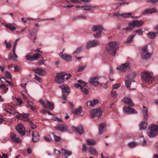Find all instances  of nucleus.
<instances>
[{
  "mask_svg": "<svg viewBox=\"0 0 158 158\" xmlns=\"http://www.w3.org/2000/svg\"><path fill=\"white\" fill-rule=\"evenodd\" d=\"M119 48V44L115 41L109 42L106 47V51L109 54L114 56Z\"/></svg>",
  "mask_w": 158,
  "mask_h": 158,
  "instance_id": "1",
  "label": "nucleus"
},
{
  "mask_svg": "<svg viewBox=\"0 0 158 158\" xmlns=\"http://www.w3.org/2000/svg\"><path fill=\"white\" fill-rule=\"evenodd\" d=\"M148 135L150 138L154 137L158 135V125L155 124L149 125Z\"/></svg>",
  "mask_w": 158,
  "mask_h": 158,
  "instance_id": "2",
  "label": "nucleus"
},
{
  "mask_svg": "<svg viewBox=\"0 0 158 158\" xmlns=\"http://www.w3.org/2000/svg\"><path fill=\"white\" fill-rule=\"evenodd\" d=\"M141 76L143 80L147 83H151L154 80L152 72L144 71L142 73Z\"/></svg>",
  "mask_w": 158,
  "mask_h": 158,
  "instance_id": "3",
  "label": "nucleus"
},
{
  "mask_svg": "<svg viewBox=\"0 0 158 158\" xmlns=\"http://www.w3.org/2000/svg\"><path fill=\"white\" fill-rule=\"evenodd\" d=\"M91 30L94 32L98 31L96 33L93 35L94 37L97 38L101 36L102 33V31L104 29L101 25H98L93 26L91 28Z\"/></svg>",
  "mask_w": 158,
  "mask_h": 158,
  "instance_id": "4",
  "label": "nucleus"
},
{
  "mask_svg": "<svg viewBox=\"0 0 158 158\" xmlns=\"http://www.w3.org/2000/svg\"><path fill=\"white\" fill-rule=\"evenodd\" d=\"M65 72H62L57 73L56 76L55 78V82L58 84L63 83L65 80V77L66 76Z\"/></svg>",
  "mask_w": 158,
  "mask_h": 158,
  "instance_id": "5",
  "label": "nucleus"
},
{
  "mask_svg": "<svg viewBox=\"0 0 158 158\" xmlns=\"http://www.w3.org/2000/svg\"><path fill=\"white\" fill-rule=\"evenodd\" d=\"M131 68V64L129 62H127L118 66L117 69L121 72H124L130 70Z\"/></svg>",
  "mask_w": 158,
  "mask_h": 158,
  "instance_id": "6",
  "label": "nucleus"
},
{
  "mask_svg": "<svg viewBox=\"0 0 158 158\" xmlns=\"http://www.w3.org/2000/svg\"><path fill=\"white\" fill-rule=\"evenodd\" d=\"M90 114L91 118H94L95 117H99L101 116L102 115V112L100 109L97 108L91 110Z\"/></svg>",
  "mask_w": 158,
  "mask_h": 158,
  "instance_id": "7",
  "label": "nucleus"
},
{
  "mask_svg": "<svg viewBox=\"0 0 158 158\" xmlns=\"http://www.w3.org/2000/svg\"><path fill=\"white\" fill-rule=\"evenodd\" d=\"M142 51L141 57L143 59H148L152 55V53L147 52V46L143 48Z\"/></svg>",
  "mask_w": 158,
  "mask_h": 158,
  "instance_id": "8",
  "label": "nucleus"
},
{
  "mask_svg": "<svg viewBox=\"0 0 158 158\" xmlns=\"http://www.w3.org/2000/svg\"><path fill=\"white\" fill-rule=\"evenodd\" d=\"M98 80L99 78L98 77H92L90 78L89 82L90 83L95 86H96L98 85H99L101 86L105 85V84H100V83L98 81Z\"/></svg>",
  "mask_w": 158,
  "mask_h": 158,
  "instance_id": "9",
  "label": "nucleus"
},
{
  "mask_svg": "<svg viewBox=\"0 0 158 158\" xmlns=\"http://www.w3.org/2000/svg\"><path fill=\"white\" fill-rule=\"evenodd\" d=\"M99 42L96 40L89 41L87 43L86 48L87 49H89L99 45Z\"/></svg>",
  "mask_w": 158,
  "mask_h": 158,
  "instance_id": "10",
  "label": "nucleus"
},
{
  "mask_svg": "<svg viewBox=\"0 0 158 158\" xmlns=\"http://www.w3.org/2000/svg\"><path fill=\"white\" fill-rule=\"evenodd\" d=\"M55 128L57 130L63 132L68 131V127L65 124H58L56 125Z\"/></svg>",
  "mask_w": 158,
  "mask_h": 158,
  "instance_id": "11",
  "label": "nucleus"
},
{
  "mask_svg": "<svg viewBox=\"0 0 158 158\" xmlns=\"http://www.w3.org/2000/svg\"><path fill=\"white\" fill-rule=\"evenodd\" d=\"M16 130L21 135H24L25 134L26 130L22 124H18L16 127Z\"/></svg>",
  "mask_w": 158,
  "mask_h": 158,
  "instance_id": "12",
  "label": "nucleus"
},
{
  "mask_svg": "<svg viewBox=\"0 0 158 158\" xmlns=\"http://www.w3.org/2000/svg\"><path fill=\"white\" fill-rule=\"evenodd\" d=\"M18 114L15 115L16 117L22 120L25 121H28L29 120V118L28 116L29 115V114H26L25 113L20 114L18 113Z\"/></svg>",
  "mask_w": 158,
  "mask_h": 158,
  "instance_id": "13",
  "label": "nucleus"
},
{
  "mask_svg": "<svg viewBox=\"0 0 158 158\" xmlns=\"http://www.w3.org/2000/svg\"><path fill=\"white\" fill-rule=\"evenodd\" d=\"M32 70L40 76H44L46 73V72L44 69L39 68L33 69Z\"/></svg>",
  "mask_w": 158,
  "mask_h": 158,
  "instance_id": "14",
  "label": "nucleus"
},
{
  "mask_svg": "<svg viewBox=\"0 0 158 158\" xmlns=\"http://www.w3.org/2000/svg\"><path fill=\"white\" fill-rule=\"evenodd\" d=\"M59 55L60 57L66 61H70L72 60V56L67 54H64L63 52H60Z\"/></svg>",
  "mask_w": 158,
  "mask_h": 158,
  "instance_id": "15",
  "label": "nucleus"
},
{
  "mask_svg": "<svg viewBox=\"0 0 158 158\" xmlns=\"http://www.w3.org/2000/svg\"><path fill=\"white\" fill-rule=\"evenodd\" d=\"M123 110L124 112L127 114L136 113V111L134 109L131 108L129 106L124 107Z\"/></svg>",
  "mask_w": 158,
  "mask_h": 158,
  "instance_id": "16",
  "label": "nucleus"
},
{
  "mask_svg": "<svg viewBox=\"0 0 158 158\" xmlns=\"http://www.w3.org/2000/svg\"><path fill=\"white\" fill-rule=\"evenodd\" d=\"M143 108L142 112L143 119L145 120H147L148 118V109L147 107L144 106H143Z\"/></svg>",
  "mask_w": 158,
  "mask_h": 158,
  "instance_id": "17",
  "label": "nucleus"
},
{
  "mask_svg": "<svg viewBox=\"0 0 158 158\" xmlns=\"http://www.w3.org/2000/svg\"><path fill=\"white\" fill-rule=\"evenodd\" d=\"M59 88L62 89V91L63 93H69L70 91L69 87L65 84H63L60 86Z\"/></svg>",
  "mask_w": 158,
  "mask_h": 158,
  "instance_id": "18",
  "label": "nucleus"
},
{
  "mask_svg": "<svg viewBox=\"0 0 158 158\" xmlns=\"http://www.w3.org/2000/svg\"><path fill=\"white\" fill-rule=\"evenodd\" d=\"M134 27H139L142 26L143 23L142 21L134 20L132 22Z\"/></svg>",
  "mask_w": 158,
  "mask_h": 158,
  "instance_id": "19",
  "label": "nucleus"
},
{
  "mask_svg": "<svg viewBox=\"0 0 158 158\" xmlns=\"http://www.w3.org/2000/svg\"><path fill=\"white\" fill-rule=\"evenodd\" d=\"M99 101L98 100L94 99L92 101L90 100L86 102V104L87 106H94L96 104L98 103Z\"/></svg>",
  "mask_w": 158,
  "mask_h": 158,
  "instance_id": "20",
  "label": "nucleus"
},
{
  "mask_svg": "<svg viewBox=\"0 0 158 158\" xmlns=\"http://www.w3.org/2000/svg\"><path fill=\"white\" fill-rule=\"evenodd\" d=\"M10 139L14 142L18 143H22L21 140L17 137L15 134H12L10 136Z\"/></svg>",
  "mask_w": 158,
  "mask_h": 158,
  "instance_id": "21",
  "label": "nucleus"
},
{
  "mask_svg": "<svg viewBox=\"0 0 158 158\" xmlns=\"http://www.w3.org/2000/svg\"><path fill=\"white\" fill-rule=\"evenodd\" d=\"M4 26L6 28H9L11 31L15 30L16 29V25L15 23H9V24L5 23Z\"/></svg>",
  "mask_w": 158,
  "mask_h": 158,
  "instance_id": "22",
  "label": "nucleus"
},
{
  "mask_svg": "<svg viewBox=\"0 0 158 158\" xmlns=\"http://www.w3.org/2000/svg\"><path fill=\"white\" fill-rule=\"evenodd\" d=\"M72 127L80 135L83 134L84 132V129L83 127L81 125L77 127L73 126Z\"/></svg>",
  "mask_w": 158,
  "mask_h": 158,
  "instance_id": "23",
  "label": "nucleus"
},
{
  "mask_svg": "<svg viewBox=\"0 0 158 158\" xmlns=\"http://www.w3.org/2000/svg\"><path fill=\"white\" fill-rule=\"evenodd\" d=\"M157 11V10L156 8H152L148 9L145 10L143 12V14L144 15L148 14H151L155 13Z\"/></svg>",
  "mask_w": 158,
  "mask_h": 158,
  "instance_id": "24",
  "label": "nucleus"
},
{
  "mask_svg": "<svg viewBox=\"0 0 158 158\" xmlns=\"http://www.w3.org/2000/svg\"><path fill=\"white\" fill-rule=\"evenodd\" d=\"M82 109L81 107H80L78 108H76L72 110V113L75 114H78L79 115H82Z\"/></svg>",
  "mask_w": 158,
  "mask_h": 158,
  "instance_id": "25",
  "label": "nucleus"
},
{
  "mask_svg": "<svg viewBox=\"0 0 158 158\" xmlns=\"http://www.w3.org/2000/svg\"><path fill=\"white\" fill-rule=\"evenodd\" d=\"M123 101L125 103L128 104L131 106H133L134 104L132 101L131 99L129 98H125L123 100Z\"/></svg>",
  "mask_w": 158,
  "mask_h": 158,
  "instance_id": "26",
  "label": "nucleus"
},
{
  "mask_svg": "<svg viewBox=\"0 0 158 158\" xmlns=\"http://www.w3.org/2000/svg\"><path fill=\"white\" fill-rule=\"evenodd\" d=\"M106 126V124L104 123H102L99 125V134H102L104 131V129Z\"/></svg>",
  "mask_w": 158,
  "mask_h": 158,
  "instance_id": "27",
  "label": "nucleus"
},
{
  "mask_svg": "<svg viewBox=\"0 0 158 158\" xmlns=\"http://www.w3.org/2000/svg\"><path fill=\"white\" fill-rule=\"evenodd\" d=\"M61 152L63 155L65 157V158H67V156H69L72 154V152L70 151H68L67 150H65V149L62 148L61 149Z\"/></svg>",
  "mask_w": 158,
  "mask_h": 158,
  "instance_id": "28",
  "label": "nucleus"
},
{
  "mask_svg": "<svg viewBox=\"0 0 158 158\" xmlns=\"http://www.w3.org/2000/svg\"><path fill=\"white\" fill-rule=\"evenodd\" d=\"M89 151L92 155L97 156L98 155L97 152L95 148L93 147H90L89 148Z\"/></svg>",
  "mask_w": 158,
  "mask_h": 158,
  "instance_id": "29",
  "label": "nucleus"
},
{
  "mask_svg": "<svg viewBox=\"0 0 158 158\" xmlns=\"http://www.w3.org/2000/svg\"><path fill=\"white\" fill-rule=\"evenodd\" d=\"M96 6H92L90 5H84L81 6V8H84V10L85 11H89L92 10V8H95Z\"/></svg>",
  "mask_w": 158,
  "mask_h": 158,
  "instance_id": "30",
  "label": "nucleus"
},
{
  "mask_svg": "<svg viewBox=\"0 0 158 158\" xmlns=\"http://www.w3.org/2000/svg\"><path fill=\"white\" fill-rule=\"evenodd\" d=\"M148 124L145 122H142L139 124V128L141 130H145L146 129Z\"/></svg>",
  "mask_w": 158,
  "mask_h": 158,
  "instance_id": "31",
  "label": "nucleus"
},
{
  "mask_svg": "<svg viewBox=\"0 0 158 158\" xmlns=\"http://www.w3.org/2000/svg\"><path fill=\"white\" fill-rule=\"evenodd\" d=\"M157 34V33H156L154 32L151 31L149 32L147 34V35L148 37L149 38L152 39H153L156 37Z\"/></svg>",
  "mask_w": 158,
  "mask_h": 158,
  "instance_id": "32",
  "label": "nucleus"
},
{
  "mask_svg": "<svg viewBox=\"0 0 158 158\" xmlns=\"http://www.w3.org/2000/svg\"><path fill=\"white\" fill-rule=\"evenodd\" d=\"M130 76H128L126 77V78L127 79L125 81V83L126 87L127 88L130 89V85L131 84V82L130 80H129V79L130 78Z\"/></svg>",
  "mask_w": 158,
  "mask_h": 158,
  "instance_id": "33",
  "label": "nucleus"
},
{
  "mask_svg": "<svg viewBox=\"0 0 158 158\" xmlns=\"http://www.w3.org/2000/svg\"><path fill=\"white\" fill-rule=\"evenodd\" d=\"M13 56H12V54L10 53L8 56V59L11 60H15L17 58L18 56L16 54L15 52H13Z\"/></svg>",
  "mask_w": 158,
  "mask_h": 158,
  "instance_id": "34",
  "label": "nucleus"
},
{
  "mask_svg": "<svg viewBox=\"0 0 158 158\" xmlns=\"http://www.w3.org/2000/svg\"><path fill=\"white\" fill-rule=\"evenodd\" d=\"M46 103L47 104V108H48L51 110H52L54 108V105L52 102H51L48 101H46Z\"/></svg>",
  "mask_w": 158,
  "mask_h": 158,
  "instance_id": "35",
  "label": "nucleus"
},
{
  "mask_svg": "<svg viewBox=\"0 0 158 158\" xmlns=\"http://www.w3.org/2000/svg\"><path fill=\"white\" fill-rule=\"evenodd\" d=\"M129 25L127 27L125 28L124 29L127 31H131L134 27L132 22H129L128 23Z\"/></svg>",
  "mask_w": 158,
  "mask_h": 158,
  "instance_id": "36",
  "label": "nucleus"
},
{
  "mask_svg": "<svg viewBox=\"0 0 158 158\" xmlns=\"http://www.w3.org/2000/svg\"><path fill=\"white\" fill-rule=\"evenodd\" d=\"M51 135L53 137V138L54 139V140L56 142H58L60 141L61 138L59 136H57L54 134V133H52Z\"/></svg>",
  "mask_w": 158,
  "mask_h": 158,
  "instance_id": "37",
  "label": "nucleus"
},
{
  "mask_svg": "<svg viewBox=\"0 0 158 158\" xmlns=\"http://www.w3.org/2000/svg\"><path fill=\"white\" fill-rule=\"evenodd\" d=\"M135 36V35H131L130 36H129L127 40L125 42V43H131L133 39Z\"/></svg>",
  "mask_w": 158,
  "mask_h": 158,
  "instance_id": "38",
  "label": "nucleus"
},
{
  "mask_svg": "<svg viewBox=\"0 0 158 158\" xmlns=\"http://www.w3.org/2000/svg\"><path fill=\"white\" fill-rule=\"evenodd\" d=\"M138 144V143L135 142L131 141L127 144L128 145L130 148H133Z\"/></svg>",
  "mask_w": 158,
  "mask_h": 158,
  "instance_id": "39",
  "label": "nucleus"
},
{
  "mask_svg": "<svg viewBox=\"0 0 158 158\" xmlns=\"http://www.w3.org/2000/svg\"><path fill=\"white\" fill-rule=\"evenodd\" d=\"M133 15L132 13H122V17L124 18L129 17Z\"/></svg>",
  "mask_w": 158,
  "mask_h": 158,
  "instance_id": "40",
  "label": "nucleus"
},
{
  "mask_svg": "<svg viewBox=\"0 0 158 158\" xmlns=\"http://www.w3.org/2000/svg\"><path fill=\"white\" fill-rule=\"evenodd\" d=\"M25 59L28 61H32L33 60V56H31L30 54L28 53L26 56Z\"/></svg>",
  "mask_w": 158,
  "mask_h": 158,
  "instance_id": "41",
  "label": "nucleus"
},
{
  "mask_svg": "<svg viewBox=\"0 0 158 158\" xmlns=\"http://www.w3.org/2000/svg\"><path fill=\"white\" fill-rule=\"evenodd\" d=\"M87 143L89 145H94L95 143V141L92 139H87Z\"/></svg>",
  "mask_w": 158,
  "mask_h": 158,
  "instance_id": "42",
  "label": "nucleus"
},
{
  "mask_svg": "<svg viewBox=\"0 0 158 158\" xmlns=\"http://www.w3.org/2000/svg\"><path fill=\"white\" fill-rule=\"evenodd\" d=\"M82 50V47L81 46L77 48L76 50L74 51L73 52V54L76 53H78L81 52Z\"/></svg>",
  "mask_w": 158,
  "mask_h": 158,
  "instance_id": "43",
  "label": "nucleus"
},
{
  "mask_svg": "<svg viewBox=\"0 0 158 158\" xmlns=\"http://www.w3.org/2000/svg\"><path fill=\"white\" fill-rule=\"evenodd\" d=\"M41 55L40 54L36 53L33 56V60H37L39 58L41 57Z\"/></svg>",
  "mask_w": 158,
  "mask_h": 158,
  "instance_id": "44",
  "label": "nucleus"
},
{
  "mask_svg": "<svg viewBox=\"0 0 158 158\" xmlns=\"http://www.w3.org/2000/svg\"><path fill=\"white\" fill-rule=\"evenodd\" d=\"M111 96L114 98H116L117 95L116 91L114 89H112L111 92Z\"/></svg>",
  "mask_w": 158,
  "mask_h": 158,
  "instance_id": "45",
  "label": "nucleus"
},
{
  "mask_svg": "<svg viewBox=\"0 0 158 158\" xmlns=\"http://www.w3.org/2000/svg\"><path fill=\"white\" fill-rule=\"evenodd\" d=\"M15 99L17 101L18 105H21L23 103V102L22 101V100L20 98L15 97Z\"/></svg>",
  "mask_w": 158,
  "mask_h": 158,
  "instance_id": "46",
  "label": "nucleus"
},
{
  "mask_svg": "<svg viewBox=\"0 0 158 158\" xmlns=\"http://www.w3.org/2000/svg\"><path fill=\"white\" fill-rule=\"evenodd\" d=\"M79 83L80 85L82 86V87H84L87 84L84 81L81 80H79L77 81Z\"/></svg>",
  "mask_w": 158,
  "mask_h": 158,
  "instance_id": "47",
  "label": "nucleus"
},
{
  "mask_svg": "<svg viewBox=\"0 0 158 158\" xmlns=\"http://www.w3.org/2000/svg\"><path fill=\"white\" fill-rule=\"evenodd\" d=\"M81 89L82 92L85 94H88V90L86 88H84V87H81Z\"/></svg>",
  "mask_w": 158,
  "mask_h": 158,
  "instance_id": "48",
  "label": "nucleus"
},
{
  "mask_svg": "<svg viewBox=\"0 0 158 158\" xmlns=\"http://www.w3.org/2000/svg\"><path fill=\"white\" fill-rule=\"evenodd\" d=\"M34 78L35 79L37 80L40 82H41L42 81V78L36 75H35V77Z\"/></svg>",
  "mask_w": 158,
  "mask_h": 158,
  "instance_id": "49",
  "label": "nucleus"
},
{
  "mask_svg": "<svg viewBox=\"0 0 158 158\" xmlns=\"http://www.w3.org/2000/svg\"><path fill=\"white\" fill-rule=\"evenodd\" d=\"M29 125L32 129H35L36 128V125L34 124L32 121L29 122Z\"/></svg>",
  "mask_w": 158,
  "mask_h": 158,
  "instance_id": "50",
  "label": "nucleus"
},
{
  "mask_svg": "<svg viewBox=\"0 0 158 158\" xmlns=\"http://www.w3.org/2000/svg\"><path fill=\"white\" fill-rule=\"evenodd\" d=\"M142 28L139 29H138L136 30L135 32L138 34L139 35H141L142 34L143 31L142 30Z\"/></svg>",
  "mask_w": 158,
  "mask_h": 158,
  "instance_id": "51",
  "label": "nucleus"
},
{
  "mask_svg": "<svg viewBox=\"0 0 158 158\" xmlns=\"http://www.w3.org/2000/svg\"><path fill=\"white\" fill-rule=\"evenodd\" d=\"M32 139L34 142H37L39 140V136H32Z\"/></svg>",
  "mask_w": 158,
  "mask_h": 158,
  "instance_id": "52",
  "label": "nucleus"
},
{
  "mask_svg": "<svg viewBox=\"0 0 158 158\" xmlns=\"http://www.w3.org/2000/svg\"><path fill=\"white\" fill-rule=\"evenodd\" d=\"M120 87V85L119 84H116L113 85H112V89L115 90V89L118 88Z\"/></svg>",
  "mask_w": 158,
  "mask_h": 158,
  "instance_id": "53",
  "label": "nucleus"
},
{
  "mask_svg": "<svg viewBox=\"0 0 158 158\" xmlns=\"http://www.w3.org/2000/svg\"><path fill=\"white\" fill-rule=\"evenodd\" d=\"M39 102L45 108H47V105L45 102L42 100H40Z\"/></svg>",
  "mask_w": 158,
  "mask_h": 158,
  "instance_id": "54",
  "label": "nucleus"
},
{
  "mask_svg": "<svg viewBox=\"0 0 158 158\" xmlns=\"http://www.w3.org/2000/svg\"><path fill=\"white\" fill-rule=\"evenodd\" d=\"M85 67V66H83V65L80 66L78 68V69H77V71L78 72L82 71H83V70L84 69Z\"/></svg>",
  "mask_w": 158,
  "mask_h": 158,
  "instance_id": "55",
  "label": "nucleus"
},
{
  "mask_svg": "<svg viewBox=\"0 0 158 158\" xmlns=\"http://www.w3.org/2000/svg\"><path fill=\"white\" fill-rule=\"evenodd\" d=\"M43 139L45 141H47V142H51L52 140V138H51V139L49 138H48V137H47L46 136H44L43 137Z\"/></svg>",
  "mask_w": 158,
  "mask_h": 158,
  "instance_id": "56",
  "label": "nucleus"
},
{
  "mask_svg": "<svg viewBox=\"0 0 158 158\" xmlns=\"http://www.w3.org/2000/svg\"><path fill=\"white\" fill-rule=\"evenodd\" d=\"M2 87L5 93H6L8 90V88H6V86L3 84H2Z\"/></svg>",
  "mask_w": 158,
  "mask_h": 158,
  "instance_id": "57",
  "label": "nucleus"
},
{
  "mask_svg": "<svg viewBox=\"0 0 158 158\" xmlns=\"http://www.w3.org/2000/svg\"><path fill=\"white\" fill-rule=\"evenodd\" d=\"M147 2H150L153 4H155L158 2V0H148Z\"/></svg>",
  "mask_w": 158,
  "mask_h": 158,
  "instance_id": "58",
  "label": "nucleus"
},
{
  "mask_svg": "<svg viewBox=\"0 0 158 158\" xmlns=\"http://www.w3.org/2000/svg\"><path fill=\"white\" fill-rule=\"evenodd\" d=\"M6 77L7 78L10 79L11 78V76L10 72H7L6 73Z\"/></svg>",
  "mask_w": 158,
  "mask_h": 158,
  "instance_id": "59",
  "label": "nucleus"
},
{
  "mask_svg": "<svg viewBox=\"0 0 158 158\" xmlns=\"http://www.w3.org/2000/svg\"><path fill=\"white\" fill-rule=\"evenodd\" d=\"M32 136H39L38 132L36 131H34L32 132Z\"/></svg>",
  "mask_w": 158,
  "mask_h": 158,
  "instance_id": "60",
  "label": "nucleus"
},
{
  "mask_svg": "<svg viewBox=\"0 0 158 158\" xmlns=\"http://www.w3.org/2000/svg\"><path fill=\"white\" fill-rule=\"evenodd\" d=\"M15 70L14 71L15 72L19 71L20 69V67L18 66H15L14 67Z\"/></svg>",
  "mask_w": 158,
  "mask_h": 158,
  "instance_id": "61",
  "label": "nucleus"
},
{
  "mask_svg": "<svg viewBox=\"0 0 158 158\" xmlns=\"http://www.w3.org/2000/svg\"><path fill=\"white\" fill-rule=\"evenodd\" d=\"M66 76H67V77L65 78V79L66 80H68L72 76L71 74H67V73H66Z\"/></svg>",
  "mask_w": 158,
  "mask_h": 158,
  "instance_id": "62",
  "label": "nucleus"
},
{
  "mask_svg": "<svg viewBox=\"0 0 158 158\" xmlns=\"http://www.w3.org/2000/svg\"><path fill=\"white\" fill-rule=\"evenodd\" d=\"M113 15L114 16H117V17H118V16L122 17V14H120L118 12L115 13Z\"/></svg>",
  "mask_w": 158,
  "mask_h": 158,
  "instance_id": "63",
  "label": "nucleus"
},
{
  "mask_svg": "<svg viewBox=\"0 0 158 158\" xmlns=\"http://www.w3.org/2000/svg\"><path fill=\"white\" fill-rule=\"evenodd\" d=\"M5 44L6 45V47L8 48H10L11 46V44L9 43H8L7 42H5Z\"/></svg>",
  "mask_w": 158,
  "mask_h": 158,
  "instance_id": "64",
  "label": "nucleus"
}]
</instances>
